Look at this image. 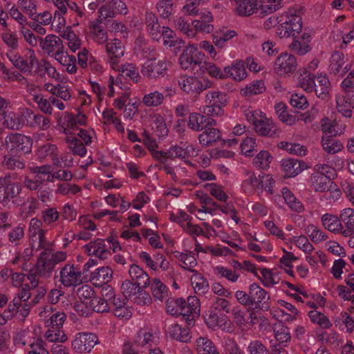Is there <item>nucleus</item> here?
Wrapping results in <instances>:
<instances>
[{"label":"nucleus","mask_w":354,"mask_h":354,"mask_svg":"<svg viewBox=\"0 0 354 354\" xmlns=\"http://www.w3.org/2000/svg\"><path fill=\"white\" fill-rule=\"evenodd\" d=\"M7 149L13 153L26 154L31 152L32 140L24 134L15 133L7 136Z\"/></svg>","instance_id":"1"},{"label":"nucleus","mask_w":354,"mask_h":354,"mask_svg":"<svg viewBox=\"0 0 354 354\" xmlns=\"http://www.w3.org/2000/svg\"><path fill=\"white\" fill-rule=\"evenodd\" d=\"M99 343L97 335L92 333H79L73 342L74 349L80 353H89Z\"/></svg>","instance_id":"2"},{"label":"nucleus","mask_w":354,"mask_h":354,"mask_svg":"<svg viewBox=\"0 0 354 354\" xmlns=\"http://www.w3.org/2000/svg\"><path fill=\"white\" fill-rule=\"evenodd\" d=\"M249 296L252 299L253 306L255 305V308L265 310H268L270 308V304L268 302L270 296L264 289L261 288L256 283L250 284L249 287Z\"/></svg>","instance_id":"3"},{"label":"nucleus","mask_w":354,"mask_h":354,"mask_svg":"<svg viewBox=\"0 0 354 354\" xmlns=\"http://www.w3.org/2000/svg\"><path fill=\"white\" fill-rule=\"evenodd\" d=\"M297 61L294 55L281 53L276 59L274 70L278 74L282 75L294 71L297 68Z\"/></svg>","instance_id":"4"},{"label":"nucleus","mask_w":354,"mask_h":354,"mask_svg":"<svg viewBox=\"0 0 354 354\" xmlns=\"http://www.w3.org/2000/svg\"><path fill=\"white\" fill-rule=\"evenodd\" d=\"M205 55L200 52L194 45L189 44L183 50L179 57V64L183 70L188 69L195 60L203 57Z\"/></svg>","instance_id":"5"},{"label":"nucleus","mask_w":354,"mask_h":354,"mask_svg":"<svg viewBox=\"0 0 354 354\" xmlns=\"http://www.w3.org/2000/svg\"><path fill=\"white\" fill-rule=\"evenodd\" d=\"M281 167L285 172L284 177H295L307 168L306 163L302 160L295 158H286L281 161Z\"/></svg>","instance_id":"6"},{"label":"nucleus","mask_w":354,"mask_h":354,"mask_svg":"<svg viewBox=\"0 0 354 354\" xmlns=\"http://www.w3.org/2000/svg\"><path fill=\"white\" fill-rule=\"evenodd\" d=\"M51 249L46 248L41 254L35 265L37 273L39 276H45L46 273H50L57 264L56 261L50 257Z\"/></svg>","instance_id":"7"},{"label":"nucleus","mask_w":354,"mask_h":354,"mask_svg":"<svg viewBox=\"0 0 354 354\" xmlns=\"http://www.w3.org/2000/svg\"><path fill=\"white\" fill-rule=\"evenodd\" d=\"M167 70L165 62H158V64L148 60L142 66L141 73L143 75L150 78H157L163 77Z\"/></svg>","instance_id":"8"},{"label":"nucleus","mask_w":354,"mask_h":354,"mask_svg":"<svg viewBox=\"0 0 354 354\" xmlns=\"http://www.w3.org/2000/svg\"><path fill=\"white\" fill-rule=\"evenodd\" d=\"M61 281L66 286H77L82 283V272L75 271L73 265H66L60 272Z\"/></svg>","instance_id":"9"},{"label":"nucleus","mask_w":354,"mask_h":354,"mask_svg":"<svg viewBox=\"0 0 354 354\" xmlns=\"http://www.w3.org/2000/svg\"><path fill=\"white\" fill-rule=\"evenodd\" d=\"M216 97L211 104L203 107V113L207 115H223L224 114L223 107L227 105V94H217Z\"/></svg>","instance_id":"10"},{"label":"nucleus","mask_w":354,"mask_h":354,"mask_svg":"<svg viewBox=\"0 0 354 354\" xmlns=\"http://www.w3.org/2000/svg\"><path fill=\"white\" fill-rule=\"evenodd\" d=\"M255 131L261 136H268L270 138L274 137L278 132V128L268 118L261 119L256 124Z\"/></svg>","instance_id":"11"},{"label":"nucleus","mask_w":354,"mask_h":354,"mask_svg":"<svg viewBox=\"0 0 354 354\" xmlns=\"http://www.w3.org/2000/svg\"><path fill=\"white\" fill-rule=\"evenodd\" d=\"M340 219L344 223L346 230L342 232L343 236L348 237L354 234V209L345 208L341 211Z\"/></svg>","instance_id":"12"},{"label":"nucleus","mask_w":354,"mask_h":354,"mask_svg":"<svg viewBox=\"0 0 354 354\" xmlns=\"http://www.w3.org/2000/svg\"><path fill=\"white\" fill-rule=\"evenodd\" d=\"M178 84L181 89L187 93L190 92H195L196 93H201L202 82L196 77L192 76H181Z\"/></svg>","instance_id":"13"},{"label":"nucleus","mask_w":354,"mask_h":354,"mask_svg":"<svg viewBox=\"0 0 354 354\" xmlns=\"http://www.w3.org/2000/svg\"><path fill=\"white\" fill-rule=\"evenodd\" d=\"M336 133L332 135H324L322 138V145L325 151L334 154L343 149V145L335 137Z\"/></svg>","instance_id":"14"},{"label":"nucleus","mask_w":354,"mask_h":354,"mask_svg":"<svg viewBox=\"0 0 354 354\" xmlns=\"http://www.w3.org/2000/svg\"><path fill=\"white\" fill-rule=\"evenodd\" d=\"M340 216L330 214H325L322 216V222L326 229L334 233H342L343 229Z\"/></svg>","instance_id":"15"},{"label":"nucleus","mask_w":354,"mask_h":354,"mask_svg":"<svg viewBox=\"0 0 354 354\" xmlns=\"http://www.w3.org/2000/svg\"><path fill=\"white\" fill-rule=\"evenodd\" d=\"M236 5V13L242 17L250 16L258 9L257 0H241Z\"/></svg>","instance_id":"16"},{"label":"nucleus","mask_w":354,"mask_h":354,"mask_svg":"<svg viewBox=\"0 0 354 354\" xmlns=\"http://www.w3.org/2000/svg\"><path fill=\"white\" fill-rule=\"evenodd\" d=\"M315 179L312 186L316 192H326L331 189L333 182L331 181V176L324 175H313Z\"/></svg>","instance_id":"17"},{"label":"nucleus","mask_w":354,"mask_h":354,"mask_svg":"<svg viewBox=\"0 0 354 354\" xmlns=\"http://www.w3.org/2000/svg\"><path fill=\"white\" fill-rule=\"evenodd\" d=\"M112 274L113 271L109 266H102L91 273V279L100 283H107L111 281Z\"/></svg>","instance_id":"18"},{"label":"nucleus","mask_w":354,"mask_h":354,"mask_svg":"<svg viewBox=\"0 0 354 354\" xmlns=\"http://www.w3.org/2000/svg\"><path fill=\"white\" fill-rule=\"evenodd\" d=\"M317 82L315 83V91L318 97L325 100L329 95V80L326 76H317Z\"/></svg>","instance_id":"19"},{"label":"nucleus","mask_w":354,"mask_h":354,"mask_svg":"<svg viewBox=\"0 0 354 354\" xmlns=\"http://www.w3.org/2000/svg\"><path fill=\"white\" fill-rule=\"evenodd\" d=\"M282 194L286 203L292 210L296 212H303L304 209V205L296 198L289 189L287 187L283 188Z\"/></svg>","instance_id":"20"},{"label":"nucleus","mask_w":354,"mask_h":354,"mask_svg":"<svg viewBox=\"0 0 354 354\" xmlns=\"http://www.w3.org/2000/svg\"><path fill=\"white\" fill-rule=\"evenodd\" d=\"M66 125L68 128L75 129L77 124L86 126L87 117L84 113L79 111L78 114L75 115L74 113L65 112Z\"/></svg>","instance_id":"21"},{"label":"nucleus","mask_w":354,"mask_h":354,"mask_svg":"<svg viewBox=\"0 0 354 354\" xmlns=\"http://www.w3.org/2000/svg\"><path fill=\"white\" fill-rule=\"evenodd\" d=\"M266 91L264 82L261 80H256L241 90V93L244 96H251L263 93Z\"/></svg>","instance_id":"22"},{"label":"nucleus","mask_w":354,"mask_h":354,"mask_svg":"<svg viewBox=\"0 0 354 354\" xmlns=\"http://www.w3.org/2000/svg\"><path fill=\"white\" fill-rule=\"evenodd\" d=\"M65 140L69 144V148L74 155H78L81 157L86 155L87 149L82 140L74 136L67 137Z\"/></svg>","instance_id":"23"},{"label":"nucleus","mask_w":354,"mask_h":354,"mask_svg":"<svg viewBox=\"0 0 354 354\" xmlns=\"http://www.w3.org/2000/svg\"><path fill=\"white\" fill-rule=\"evenodd\" d=\"M3 124L12 129L19 130L24 124L22 118H20L14 113L3 112Z\"/></svg>","instance_id":"24"},{"label":"nucleus","mask_w":354,"mask_h":354,"mask_svg":"<svg viewBox=\"0 0 354 354\" xmlns=\"http://www.w3.org/2000/svg\"><path fill=\"white\" fill-rule=\"evenodd\" d=\"M181 268L194 274L192 277V284L195 283L196 288H197L198 290H202L203 292H206L208 290L209 283L203 276H202L201 274H198L196 270L192 268H186L185 266H183Z\"/></svg>","instance_id":"25"},{"label":"nucleus","mask_w":354,"mask_h":354,"mask_svg":"<svg viewBox=\"0 0 354 354\" xmlns=\"http://www.w3.org/2000/svg\"><path fill=\"white\" fill-rule=\"evenodd\" d=\"M39 39L41 48L46 50L48 55L55 50V47L57 44H59L62 45V40L55 35H48L45 39L39 37Z\"/></svg>","instance_id":"26"},{"label":"nucleus","mask_w":354,"mask_h":354,"mask_svg":"<svg viewBox=\"0 0 354 354\" xmlns=\"http://www.w3.org/2000/svg\"><path fill=\"white\" fill-rule=\"evenodd\" d=\"M197 342L198 354H219L213 342L207 338L200 337Z\"/></svg>","instance_id":"27"},{"label":"nucleus","mask_w":354,"mask_h":354,"mask_svg":"<svg viewBox=\"0 0 354 354\" xmlns=\"http://www.w3.org/2000/svg\"><path fill=\"white\" fill-rule=\"evenodd\" d=\"M308 316L313 323L319 324L324 328H330L332 326V324L328 317L320 312L311 310L309 312Z\"/></svg>","instance_id":"28"},{"label":"nucleus","mask_w":354,"mask_h":354,"mask_svg":"<svg viewBox=\"0 0 354 354\" xmlns=\"http://www.w3.org/2000/svg\"><path fill=\"white\" fill-rule=\"evenodd\" d=\"M169 333L174 339L181 342H187L191 338L187 328H181L178 324L172 326Z\"/></svg>","instance_id":"29"},{"label":"nucleus","mask_w":354,"mask_h":354,"mask_svg":"<svg viewBox=\"0 0 354 354\" xmlns=\"http://www.w3.org/2000/svg\"><path fill=\"white\" fill-rule=\"evenodd\" d=\"M272 156L268 151H261L253 159V163L262 169L269 167Z\"/></svg>","instance_id":"30"},{"label":"nucleus","mask_w":354,"mask_h":354,"mask_svg":"<svg viewBox=\"0 0 354 354\" xmlns=\"http://www.w3.org/2000/svg\"><path fill=\"white\" fill-rule=\"evenodd\" d=\"M276 339L280 343L288 342L290 340L291 336L289 328L280 322L277 327L274 329Z\"/></svg>","instance_id":"31"},{"label":"nucleus","mask_w":354,"mask_h":354,"mask_svg":"<svg viewBox=\"0 0 354 354\" xmlns=\"http://www.w3.org/2000/svg\"><path fill=\"white\" fill-rule=\"evenodd\" d=\"M204 115L197 113H192L189 115L188 126L190 129L200 131L204 128Z\"/></svg>","instance_id":"32"},{"label":"nucleus","mask_w":354,"mask_h":354,"mask_svg":"<svg viewBox=\"0 0 354 354\" xmlns=\"http://www.w3.org/2000/svg\"><path fill=\"white\" fill-rule=\"evenodd\" d=\"M164 95L158 91L145 95L142 102L147 106H156L162 104Z\"/></svg>","instance_id":"33"},{"label":"nucleus","mask_w":354,"mask_h":354,"mask_svg":"<svg viewBox=\"0 0 354 354\" xmlns=\"http://www.w3.org/2000/svg\"><path fill=\"white\" fill-rule=\"evenodd\" d=\"M88 304L96 313L108 312L109 310L107 300L101 297H95Z\"/></svg>","instance_id":"34"},{"label":"nucleus","mask_w":354,"mask_h":354,"mask_svg":"<svg viewBox=\"0 0 354 354\" xmlns=\"http://www.w3.org/2000/svg\"><path fill=\"white\" fill-rule=\"evenodd\" d=\"M343 58V54L337 51L334 52L332 55L329 66L332 73L336 75L339 72V70L344 64Z\"/></svg>","instance_id":"35"},{"label":"nucleus","mask_w":354,"mask_h":354,"mask_svg":"<svg viewBox=\"0 0 354 354\" xmlns=\"http://www.w3.org/2000/svg\"><path fill=\"white\" fill-rule=\"evenodd\" d=\"M255 147H257L256 140L252 137L246 138L241 143V149L242 153L249 157L254 156L253 151H257L255 149Z\"/></svg>","instance_id":"36"},{"label":"nucleus","mask_w":354,"mask_h":354,"mask_svg":"<svg viewBox=\"0 0 354 354\" xmlns=\"http://www.w3.org/2000/svg\"><path fill=\"white\" fill-rule=\"evenodd\" d=\"M106 52L112 55L115 58H118L124 55L122 43L119 39H115L113 42L109 43L106 46Z\"/></svg>","instance_id":"37"},{"label":"nucleus","mask_w":354,"mask_h":354,"mask_svg":"<svg viewBox=\"0 0 354 354\" xmlns=\"http://www.w3.org/2000/svg\"><path fill=\"white\" fill-rule=\"evenodd\" d=\"M104 247L105 244L104 243V240L101 239H97L94 241H91L84 245L86 252L88 256L98 254V252H100V251Z\"/></svg>","instance_id":"38"},{"label":"nucleus","mask_w":354,"mask_h":354,"mask_svg":"<svg viewBox=\"0 0 354 354\" xmlns=\"http://www.w3.org/2000/svg\"><path fill=\"white\" fill-rule=\"evenodd\" d=\"M152 295L156 299L162 301L163 293L166 290V286L157 278H154L151 283Z\"/></svg>","instance_id":"39"},{"label":"nucleus","mask_w":354,"mask_h":354,"mask_svg":"<svg viewBox=\"0 0 354 354\" xmlns=\"http://www.w3.org/2000/svg\"><path fill=\"white\" fill-rule=\"evenodd\" d=\"M156 119L153 121L155 127H153L154 132L158 137H163L167 136L169 129L166 127L165 122L162 116L160 115H155Z\"/></svg>","instance_id":"40"},{"label":"nucleus","mask_w":354,"mask_h":354,"mask_svg":"<svg viewBox=\"0 0 354 354\" xmlns=\"http://www.w3.org/2000/svg\"><path fill=\"white\" fill-rule=\"evenodd\" d=\"M175 257L180 261H182L185 265H189V267H185L186 268H194L197 265V261L196 258L193 256V253L192 252H189L187 253H183L179 252H175Z\"/></svg>","instance_id":"41"},{"label":"nucleus","mask_w":354,"mask_h":354,"mask_svg":"<svg viewBox=\"0 0 354 354\" xmlns=\"http://www.w3.org/2000/svg\"><path fill=\"white\" fill-rule=\"evenodd\" d=\"M204 187L207 189L208 187H212V190H210V194L217 200L223 202H225L227 200V195L221 189V186L218 184L207 183Z\"/></svg>","instance_id":"42"},{"label":"nucleus","mask_w":354,"mask_h":354,"mask_svg":"<svg viewBox=\"0 0 354 354\" xmlns=\"http://www.w3.org/2000/svg\"><path fill=\"white\" fill-rule=\"evenodd\" d=\"M232 73H230V77L234 80L241 81L246 77V71L243 62L239 61L232 65Z\"/></svg>","instance_id":"43"},{"label":"nucleus","mask_w":354,"mask_h":354,"mask_svg":"<svg viewBox=\"0 0 354 354\" xmlns=\"http://www.w3.org/2000/svg\"><path fill=\"white\" fill-rule=\"evenodd\" d=\"M10 59L17 68L24 72L28 71L29 73L31 74L30 66L28 62L24 59L21 55L17 54L14 55L12 57H10Z\"/></svg>","instance_id":"44"},{"label":"nucleus","mask_w":354,"mask_h":354,"mask_svg":"<svg viewBox=\"0 0 354 354\" xmlns=\"http://www.w3.org/2000/svg\"><path fill=\"white\" fill-rule=\"evenodd\" d=\"M55 330H48L45 335V337L49 342H64L67 339L66 334L59 328Z\"/></svg>","instance_id":"45"},{"label":"nucleus","mask_w":354,"mask_h":354,"mask_svg":"<svg viewBox=\"0 0 354 354\" xmlns=\"http://www.w3.org/2000/svg\"><path fill=\"white\" fill-rule=\"evenodd\" d=\"M161 37L163 38V44L165 46L169 44V46H176L178 40H174L175 32L168 27H162Z\"/></svg>","instance_id":"46"},{"label":"nucleus","mask_w":354,"mask_h":354,"mask_svg":"<svg viewBox=\"0 0 354 354\" xmlns=\"http://www.w3.org/2000/svg\"><path fill=\"white\" fill-rule=\"evenodd\" d=\"M121 290L124 297L129 298L137 294L138 287L135 282L130 280H125L122 282Z\"/></svg>","instance_id":"47"},{"label":"nucleus","mask_w":354,"mask_h":354,"mask_svg":"<svg viewBox=\"0 0 354 354\" xmlns=\"http://www.w3.org/2000/svg\"><path fill=\"white\" fill-rule=\"evenodd\" d=\"M207 66L208 63L204 61V57H199V59L195 60V62L192 65V70L194 75L200 76L207 72Z\"/></svg>","instance_id":"48"},{"label":"nucleus","mask_w":354,"mask_h":354,"mask_svg":"<svg viewBox=\"0 0 354 354\" xmlns=\"http://www.w3.org/2000/svg\"><path fill=\"white\" fill-rule=\"evenodd\" d=\"M290 104L293 107L303 109L307 106L308 100L304 95L295 93L291 96Z\"/></svg>","instance_id":"49"},{"label":"nucleus","mask_w":354,"mask_h":354,"mask_svg":"<svg viewBox=\"0 0 354 354\" xmlns=\"http://www.w3.org/2000/svg\"><path fill=\"white\" fill-rule=\"evenodd\" d=\"M45 342L41 338H38L35 342L30 344L31 351L28 354H49L47 349L44 347Z\"/></svg>","instance_id":"50"},{"label":"nucleus","mask_w":354,"mask_h":354,"mask_svg":"<svg viewBox=\"0 0 354 354\" xmlns=\"http://www.w3.org/2000/svg\"><path fill=\"white\" fill-rule=\"evenodd\" d=\"M290 47L292 50H297L299 55H304L310 50L307 41H301L299 39H294Z\"/></svg>","instance_id":"51"},{"label":"nucleus","mask_w":354,"mask_h":354,"mask_svg":"<svg viewBox=\"0 0 354 354\" xmlns=\"http://www.w3.org/2000/svg\"><path fill=\"white\" fill-rule=\"evenodd\" d=\"M315 77L313 75L310 73L305 77L299 80L301 86L307 92H311L315 86Z\"/></svg>","instance_id":"52"},{"label":"nucleus","mask_w":354,"mask_h":354,"mask_svg":"<svg viewBox=\"0 0 354 354\" xmlns=\"http://www.w3.org/2000/svg\"><path fill=\"white\" fill-rule=\"evenodd\" d=\"M77 295L80 299H92L95 295V291L93 288L88 285H84L77 290Z\"/></svg>","instance_id":"53"},{"label":"nucleus","mask_w":354,"mask_h":354,"mask_svg":"<svg viewBox=\"0 0 354 354\" xmlns=\"http://www.w3.org/2000/svg\"><path fill=\"white\" fill-rule=\"evenodd\" d=\"M203 318L207 326L211 328H214L216 326H221V320L219 319L218 315L214 313H206L203 315Z\"/></svg>","instance_id":"54"},{"label":"nucleus","mask_w":354,"mask_h":354,"mask_svg":"<svg viewBox=\"0 0 354 354\" xmlns=\"http://www.w3.org/2000/svg\"><path fill=\"white\" fill-rule=\"evenodd\" d=\"M57 150V147L55 145L47 143L41 146L37 150V155L39 158H45L48 155H53Z\"/></svg>","instance_id":"55"},{"label":"nucleus","mask_w":354,"mask_h":354,"mask_svg":"<svg viewBox=\"0 0 354 354\" xmlns=\"http://www.w3.org/2000/svg\"><path fill=\"white\" fill-rule=\"evenodd\" d=\"M30 169L33 174L44 176L53 179V167L50 165H45L40 167L36 166L32 167Z\"/></svg>","instance_id":"56"},{"label":"nucleus","mask_w":354,"mask_h":354,"mask_svg":"<svg viewBox=\"0 0 354 354\" xmlns=\"http://www.w3.org/2000/svg\"><path fill=\"white\" fill-rule=\"evenodd\" d=\"M125 75L129 77L131 80L137 82V78L139 77V74L136 67L132 64H127L121 66L120 70Z\"/></svg>","instance_id":"57"},{"label":"nucleus","mask_w":354,"mask_h":354,"mask_svg":"<svg viewBox=\"0 0 354 354\" xmlns=\"http://www.w3.org/2000/svg\"><path fill=\"white\" fill-rule=\"evenodd\" d=\"M5 188L6 189L8 200L9 201L10 198H14L19 194L21 190V185L18 183H9L5 185Z\"/></svg>","instance_id":"58"},{"label":"nucleus","mask_w":354,"mask_h":354,"mask_svg":"<svg viewBox=\"0 0 354 354\" xmlns=\"http://www.w3.org/2000/svg\"><path fill=\"white\" fill-rule=\"evenodd\" d=\"M295 244L306 253L314 250L313 245L308 241V239L304 236H300L295 240Z\"/></svg>","instance_id":"59"},{"label":"nucleus","mask_w":354,"mask_h":354,"mask_svg":"<svg viewBox=\"0 0 354 354\" xmlns=\"http://www.w3.org/2000/svg\"><path fill=\"white\" fill-rule=\"evenodd\" d=\"M346 266V262L342 259L335 260L333 266L331 268L330 272L333 274L335 279H340L343 272V268Z\"/></svg>","instance_id":"60"},{"label":"nucleus","mask_w":354,"mask_h":354,"mask_svg":"<svg viewBox=\"0 0 354 354\" xmlns=\"http://www.w3.org/2000/svg\"><path fill=\"white\" fill-rule=\"evenodd\" d=\"M158 17L156 16L155 14H153L152 12H147L146 14L145 22H146L147 27L149 28V29L151 31H153V30L158 31L159 30L160 26L158 24Z\"/></svg>","instance_id":"61"},{"label":"nucleus","mask_w":354,"mask_h":354,"mask_svg":"<svg viewBox=\"0 0 354 354\" xmlns=\"http://www.w3.org/2000/svg\"><path fill=\"white\" fill-rule=\"evenodd\" d=\"M260 270L263 277L262 282L265 286L270 287L277 283L274 281V274L269 269L261 268Z\"/></svg>","instance_id":"62"},{"label":"nucleus","mask_w":354,"mask_h":354,"mask_svg":"<svg viewBox=\"0 0 354 354\" xmlns=\"http://www.w3.org/2000/svg\"><path fill=\"white\" fill-rule=\"evenodd\" d=\"M235 297L239 303L241 305L248 307L253 306L252 299L249 296V292H246L244 291L238 290L235 292Z\"/></svg>","instance_id":"63"},{"label":"nucleus","mask_w":354,"mask_h":354,"mask_svg":"<svg viewBox=\"0 0 354 354\" xmlns=\"http://www.w3.org/2000/svg\"><path fill=\"white\" fill-rule=\"evenodd\" d=\"M249 348L251 354H268V351L264 345L259 341L251 343Z\"/></svg>","instance_id":"64"}]
</instances>
